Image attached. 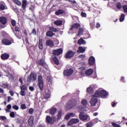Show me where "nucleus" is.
I'll return each mask as SVG.
<instances>
[{
	"label": "nucleus",
	"mask_w": 127,
	"mask_h": 127,
	"mask_svg": "<svg viewBox=\"0 0 127 127\" xmlns=\"http://www.w3.org/2000/svg\"><path fill=\"white\" fill-rule=\"evenodd\" d=\"M108 95L107 91L105 90H97L95 94L93 95V97H97V98H103V97H106Z\"/></svg>",
	"instance_id": "f257e3e1"
},
{
	"label": "nucleus",
	"mask_w": 127,
	"mask_h": 127,
	"mask_svg": "<svg viewBox=\"0 0 127 127\" xmlns=\"http://www.w3.org/2000/svg\"><path fill=\"white\" fill-rule=\"evenodd\" d=\"M37 79V76L36 73L34 72H31L30 74V76L27 78V82L28 83H31V81H36Z\"/></svg>",
	"instance_id": "f03ea898"
},
{
	"label": "nucleus",
	"mask_w": 127,
	"mask_h": 127,
	"mask_svg": "<svg viewBox=\"0 0 127 127\" xmlns=\"http://www.w3.org/2000/svg\"><path fill=\"white\" fill-rule=\"evenodd\" d=\"M76 54V53L72 50L67 51L64 55V57L65 59H69L72 58V57Z\"/></svg>",
	"instance_id": "7ed1b4c3"
},
{
	"label": "nucleus",
	"mask_w": 127,
	"mask_h": 127,
	"mask_svg": "<svg viewBox=\"0 0 127 127\" xmlns=\"http://www.w3.org/2000/svg\"><path fill=\"white\" fill-rule=\"evenodd\" d=\"M74 72L73 68H70L69 69H66L64 70L63 74L65 77H70L72 74Z\"/></svg>",
	"instance_id": "20e7f679"
},
{
	"label": "nucleus",
	"mask_w": 127,
	"mask_h": 127,
	"mask_svg": "<svg viewBox=\"0 0 127 127\" xmlns=\"http://www.w3.org/2000/svg\"><path fill=\"white\" fill-rule=\"evenodd\" d=\"M77 104V101L75 99L69 100L67 103L66 108H69V109H72L75 105Z\"/></svg>",
	"instance_id": "39448f33"
},
{
	"label": "nucleus",
	"mask_w": 127,
	"mask_h": 127,
	"mask_svg": "<svg viewBox=\"0 0 127 127\" xmlns=\"http://www.w3.org/2000/svg\"><path fill=\"white\" fill-rule=\"evenodd\" d=\"M38 83L39 85V89L41 91H43V80L42 79V76L40 75L38 77Z\"/></svg>",
	"instance_id": "423d86ee"
},
{
	"label": "nucleus",
	"mask_w": 127,
	"mask_h": 127,
	"mask_svg": "<svg viewBox=\"0 0 127 127\" xmlns=\"http://www.w3.org/2000/svg\"><path fill=\"white\" fill-rule=\"evenodd\" d=\"M56 121V118L55 117H51L49 116H47L46 118V122L47 124H54V122Z\"/></svg>",
	"instance_id": "0eeeda50"
},
{
	"label": "nucleus",
	"mask_w": 127,
	"mask_h": 127,
	"mask_svg": "<svg viewBox=\"0 0 127 127\" xmlns=\"http://www.w3.org/2000/svg\"><path fill=\"white\" fill-rule=\"evenodd\" d=\"M52 54L54 56H59V55H61L62 53H63V49L62 48H59L57 50H54L52 52Z\"/></svg>",
	"instance_id": "6e6552de"
},
{
	"label": "nucleus",
	"mask_w": 127,
	"mask_h": 127,
	"mask_svg": "<svg viewBox=\"0 0 127 127\" xmlns=\"http://www.w3.org/2000/svg\"><path fill=\"white\" fill-rule=\"evenodd\" d=\"M89 116L84 112H80V120L83 122L88 121V117Z\"/></svg>",
	"instance_id": "1a4fd4ad"
},
{
	"label": "nucleus",
	"mask_w": 127,
	"mask_h": 127,
	"mask_svg": "<svg viewBox=\"0 0 127 127\" xmlns=\"http://www.w3.org/2000/svg\"><path fill=\"white\" fill-rule=\"evenodd\" d=\"M98 103V97L96 96H93L90 101V105L91 107H94L96 106V104Z\"/></svg>",
	"instance_id": "9d476101"
},
{
	"label": "nucleus",
	"mask_w": 127,
	"mask_h": 127,
	"mask_svg": "<svg viewBox=\"0 0 127 127\" xmlns=\"http://www.w3.org/2000/svg\"><path fill=\"white\" fill-rule=\"evenodd\" d=\"M79 120L78 119H72L70 120L68 122V126H72V125H74V124H77V123H79Z\"/></svg>",
	"instance_id": "9b49d317"
},
{
	"label": "nucleus",
	"mask_w": 127,
	"mask_h": 127,
	"mask_svg": "<svg viewBox=\"0 0 127 127\" xmlns=\"http://www.w3.org/2000/svg\"><path fill=\"white\" fill-rule=\"evenodd\" d=\"M7 22V19L4 16L0 17V23L3 24V25H5Z\"/></svg>",
	"instance_id": "f8f14e48"
},
{
	"label": "nucleus",
	"mask_w": 127,
	"mask_h": 127,
	"mask_svg": "<svg viewBox=\"0 0 127 127\" xmlns=\"http://www.w3.org/2000/svg\"><path fill=\"white\" fill-rule=\"evenodd\" d=\"M36 63L38 64V65L43 66V67H44V66L46 65V63H45V61L43 59H41L40 60L37 62Z\"/></svg>",
	"instance_id": "ddd939ff"
},
{
	"label": "nucleus",
	"mask_w": 127,
	"mask_h": 127,
	"mask_svg": "<svg viewBox=\"0 0 127 127\" xmlns=\"http://www.w3.org/2000/svg\"><path fill=\"white\" fill-rule=\"evenodd\" d=\"M33 121H34V117L33 116H30L28 121L29 125L30 127H32V126L34 125V122H33Z\"/></svg>",
	"instance_id": "4468645a"
},
{
	"label": "nucleus",
	"mask_w": 127,
	"mask_h": 127,
	"mask_svg": "<svg viewBox=\"0 0 127 127\" xmlns=\"http://www.w3.org/2000/svg\"><path fill=\"white\" fill-rule=\"evenodd\" d=\"M46 45L50 47H53L54 46V42L51 40H48L46 42Z\"/></svg>",
	"instance_id": "2eb2a0df"
},
{
	"label": "nucleus",
	"mask_w": 127,
	"mask_h": 127,
	"mask_svg": "<svg viewBox=\"0 0 127 127\" xmlns=\"http://www.w3.org/2000/svg\"><path fill=\"white\" fill-rule=\"evenodd\" d=\"M95 58L93 56L90 57L88 60V63L90 66H92V65H94L95 64Z\"/></svg>",
	"instance_id": "dca6fc26"
},
{
	"label": "nucleus",
	"mask_w": 127,
	"mask_h": 127,
	"mask_svg": "<svg viewBox=\"0 0 127 127\" xmlns=\"http://www.w3.org/2000/svg\"><path fill=\"white\" fill-rule=\"evenodd\" d=\"M1 59L2 60H7L9 58V54L5 53L1 55Z\"/></svg>",
	"instance_id": "f3484780"
},
{
	"label": "nucleus",
	"mask_w": 127,
	"mask_h": 127,
	"mask_svg": "<svg viewBox=\"0 0 127 127\" xmlns=\"http://www.w3.org/2000/svg\"><path fill=\"white\" fill-rule=\"evenodd\" d=\"M13 31L15 36H18L19 35V31H20V29L18 26H15L14 31L13 30Z\"/></svg>",
	"instance_id": "a211bd4d"
},
{
	"label": "nucleus",
	"mask_w": 127,
	"mask_h": 127,
	"mask_svg": "<svg viewBox=\"0 0 127 127\" xmlns=\"http://www.w3.org/2000/svg\"><path fill=\"white\" fill-rule=\"evenodd\" d=\"M1 42L4 45H10V44H11V41L7 39L2 40Z\"/></svg>",
	"instance_id": "6ab92c4d"
},
{
	"label": "nucleus",
	"mask_w": 127,
	"mask_h": 127,
	"mask_svg": "<svg viewBox=\"0 0 127 127\" xmlns=\"http://www.w3.org/2000/svg\"><path fill=\"white\" fill-rule=\"evenodd\" d=\"M64 13H65V10L61 9H58V10L55 11L56 15L58 16L64 14Z\"/></svg>",
	"instance_id": "aec40b11"
},
{
	"label": "nucleus",
	"mask_w": 127,
	"mask_h": 127,
	"mask_svg": "<svg viewBox=\"0 0 127 127\" xmlns=\"http://www.w3.org/2000/svg\"><path fill=\"white\" fill-rule=\"evenodd\" d=\"M79 27L80 24L75 23L71 25V27L69 29L71 31H73V30H74V29H78V28H79Z\"/></svg>",
	"instance_id": "412c9836"
},
{
	"label": "nucleus",
	"mask_w": 127,
	"mask_h": 127,
	"mask_svg": "<svg viewBox=\"0 0 127 127\" xmlns=\"http://www.w3.org/2000/svg\"><path fill=\"white\" fill-rule=\"evenodd\" d=\"M86 76H91L94 73V70L92 68H89L85 71Z\"/></svg>",
	"instance_id": "4be33fe9"
},
{
	"label": "nucleus",
	"mask_w": 127,
	"mask_h": 127,
	"mask_svg": "<svg viewBox=\"0 0 127 127\" xmlns=\"http://www.w3.org/2000/svg\"><path fill=\"white\" fill-rule=\"evenodd\" d=\"M55 25L57 26H61L63 24V21L61 20H57L54 22Z\"/></svg>",
	"instance_id": "5701e85b"
},
{
	"label": "nucleus",
	"mask_w": 127,
	"mask_h": 127,
	"mask_svg": "<svg viewBox=\"0 0 127 127\" xmlns=\"http://www.w3.org/2000/svg\"><path fill=\"white\" fill-rule=\"evenodd\" d=\"M71 117H75V114L73 113H67L65 116V120L68 121Z\"/></svg>",
	"instance_id": "b1692460"
},
{
	"label": "nucleus",
	"mask_w": 127,
	"mask_h": 127,
	"mask_svg": "<svg viewBox=\"0 0 127 127\" xmlns=\"http://www.w3.org/2000/svg\"><path fill=\"white\" fill-rule=\"evenodd\" d=\"M39 48L41 50H42V49H43V40L41 38H40V39H39Z\"/></svg>",
	"instance_id": "393cba45"
},
{
	"label": "nucleus",
	"mask_w": 127,
	"mask_h": 127,
	"mask_svg": "<svg viewBox=\"0 0 127 127\" xmlns=\"http://www.w3.org/2000/svg\"><path fill=\"white\" fill-rule=\"evenodd\" d=\"M56 112H57V109H56V108L52 107L50 110V114L52 115V116H53L56 114Z\"/></svg>",
	"instance_id": "a878e982"
},
{
	"label": "nucleus",
	"mask_w": 127,
	"mask_h": 127,
	"mask_svg": "<svg viewBox=\"0 0 127 127\" xmlns=\"http://www.w3.org/2000/svg\"><path fill=\"white\" fill-rule=\"evenodd\" d=\"M55 35V33H53L50 30L47 32L46 33V37H53Z\"/></svg>",
	"instance_id": "bb28decb"
},
{
	"label": "nucleus",
	"mask_w": 127,
	"mask_h": 127,
	"mask_svg": "<svg viewBox=\"0 0 127 127\" xmlns=\"http://www.w3.org/2000/svg\"><path fill=\"white\" fill-rule=\"evenodd\" d=\"M52 60L54 62V63H55V64H56V65H59L60 63H59V60H58V59L57 58V57L56 56H55L53 58Z\"/></svg>",
	"instance_id": "cd10ccee"
},
{
	"label": "nucleus",
	"mask_w": 127,
	"mask_h": 127,
	"mask_svg": "<svg viewBox=\"0 0 127 127\" xmlns=\"http://www.w3.org/2000/svg\"><path fill=\"white\" fill-rule=\"evenodd\" d=\"M26 5H27V1L26 0H23L22 3V8L24 10L26 8Z\"/></svg>",
	"instance_id": "c85d7f7f"
},
{
	"label": "nucleus",
	"mask_w": 127,
	"mask_h": 127,
	"mask_svg": "<svg viewBox=\"0 0 127 127\" xmlns=\"http://www.w3.org/2000/svg\"><path fill=\"white\" fill-rule=\"evenodd\" d=\"M49 29L53 33L58 32L59 31V30H58V29H57V28H55L54 27H50Z\"/></svg>",
	"instance_id": "c756f323"
},
{
	"label": "nucleus",
	"mask_w": 127,
	"mask_h": 127,
	"mask_svg": "<svg viewBox=\"0 0 127 127\" xmlns=\"http://www.w3.org/2000/svg\"><path fill=\"white\" fill-rule=\"evenodd\" d=\"M51 97V95L49 93H46L44 95V99L47 100V99H50Z\"/></svg>",
	"instance_id": "7c9ffc66"
},
{
	"label": "nucleus",
	"mask_w": 127,
	"mask_h": 127,
	"mask_svg": "<svg viewBox=\"0 0 127 127\" xmlns=\"http://www.w3.org/2000/svg\"><path fill=\"white\" fill-rule=\"evenodd\" d=\"M86 41L84 40L83 38H80V45H86Z\"/></svg>",
	"instance_id": "2f4dec72"
},
{
	"label": "nucleus",
	"mask_w": 127,
	"mask_h": 127,
	"mask_svg": "<svg viewBox=\"0 0 127 127\" xmlns=\"http://www.w3.org/2000/svg\"><path fill=\"white\" fill-rule=\"evenodd\" d=\"M96 22L94 21H92L90 23V28H91L92 30L95 28V24Z\"/></svg>",
	"instance_id": "473e14b6"
},
{
	"label": "nucleus",
	"mask_w": 127,
	"mask_h": 127,
	"mask_svg": "<svg viewBox=\"0 0 127 127\" xmlns=\"http://www.w3.org/2000/svg\"><path fill=\"white\" fill-rule=\"evenodd\" d=\"M9 86V84L7 83H2V85H1V87L3 89H8Z\"/></svg>",
	"instance_id": "72a5a7b5"
},
{
	"label": "nucleus",
	"mask_w": 127,
	"mask_h": 127,
	"mask_svg": "<svg viewBox=\"0 0 127 127\" xmlns=\"http://www.w3.org/2000/svg\"><path fill=\"white\" fill-rule=\"evenodd\" d=\"M80 69L81 70L80 74L83 75V71H85V70H86V65L84 64L83 66L80 67Z\"/></svg>",
	"instance_id": "f704fd0d"
},
{
	"label": "nucleus",
	"mask_w": 127,
	"mask_h": 127,
	"mask_svg": "<svg viewBox=\"0 0 127 127\" xmlns=\"http://www.w3.org/2000/svg\"><path fill=\"white\" fill-rule=\"evenodd\" d=\"M87 91L89 94H93L94 93V89L92 87H88L87 88Z\"/></svg>",
	"instance_id": "c9c22d12"
},
{
	"label": "nucleus",
	"mask_w": 127,
	"mask_h": 127,
	"mask_svg": "<svg viewBox=\"0 0 127 127\" xmlns=\"http://www.w3.org/2000/svg\"><path fill=\"white\" fill-rule=\"evenodd\" d=\"M81 104L84 106V107H86L87 105L88 104V101L86 99H82L81 101Z\"/></svg>",
	"instance_id": "e433bc0d"
},
{
	"label": "nucleus",
	"mask_w": 127,
	"mask_h": 127,
	"mask_svg": "<svg viewBox=\"0 0 127 127\" xmlns=\"http://www.w3.org/2000/svg\"><path fill=\"white\" fill-rule=\"evenodd\" d=\"M62 117V110L59 111L58 113V120H60Z\"/></svg>",
	"instance_id": "4c0bfd02"
},
{
	"label": "nucleus",
	"mask_w": 127,
	"mask_h": 127,
	"mask_svg": "<svg viewBox=\"0 0 127 127\" xmlns=\"http://www.w3.org/2000/svg\"><path fill=\"white\" fill-rule=\"evenodd\" d=\"M116 6L118 9H121L122 8V4L120 2H117V3L116 4Z\"/></svg>",
	"instance_id": "58836bf2"
},
{
	"label": "nucleus",
	"mask_w": 127,
	"mask_h": 127,
	"mask_svg": "<svg viewBox=\"0 0 127 127\" xmlns=\"http://www.w3.org/2000/svg\"><path fill=\"white\" fill-rule=\"evenodd\" d=\"M86 51V48L82 46L80 47V53H84Z\"/></svg>",
	"instance_id": "ea45409f"
},
{
	"label": "nucleus",
	"mask_w": 127,
	"mask_h": 127,
	"mask_svg": "<svg viewBox=\"0 0 127 127\" xmlns=\"http://www.w3.org/2000/svg\"><path fill=\"white\" fill-rule=\"evenodd\" d=\"M86 30V29H85L84 27L80 28V35H82L84 32H85V31Z\"/></svg>",
	"instance_id": "a19ab883"
},
{
	"label": "nucleus",
	"mask_w": 127,
	"mask_h": 127,
	"mask_svg": "<svg viewBox=\"0 0 127 127\" xmlns=\"http://www.w3.org/2000/svg\"><path fill=\"white\" fill-rule=\"evenodd\" d=\"M5 9V6L3 4L0 3V10H4Z\"/></svg>",
	"instance_id": "79ce46f5"
},
{
	"label": "nucleus",
	"mask_w": 127,
	"mask_h": 127,
	"mask_svg": "<svg viewBox=\"0 0 127 127\" xmlns=\"http://www.w3.org/2000/svg\"><path fill=\"white\" fill-rule=\"evenodd\" d=\"M6 108H7V109H5V112H9V110H10V109H11V105L8 104Z\"/></svg>",
	"instance_id": "37998d69"
},
{
	"label": "nucleus",
	"mask_w": 127,
	"mask_h": 127,
	"mask_svg": "<svg viewBox=\"0 0 127 127\" xmlns=\"http://www.w3.org/2000/svg\"><path fill=\"white\" fill-rule=\"evenodd\" d=\"M125 20V14H122L120 18V22H123Z\"/></svg>",
	"instance_id": "c03bdc74"
},
{
	"label": "nucleus",
	"mask_w": 127,
	"mask_h": 127,
	"mask_svg": "<svg viewBox=\"0 0 127 127\" xmlns=\"http://www.w3.org/2000/svg\"><path fill=\"white\" fill-rule=\"evenodd\" d=\"M112 127H122L121 126V125H119V124H117V123H116L115 122H113L112 123Z\"/></svg>",
	"instance_id": "a18cd8bd"
},
{
	"label": "nucleus",
	"mask_w": 127,
	"mask_h": 127,
	"mask_svg": "<svg viewBox=\"0 0 127 127\" xmlns=\"http://www.w3.org/2000/svg\"><path fill=\"white\" fill-rule=\"evenodd\" d=\"M14 2L17 4V5H21V2L18 0H13Z\"/></svg>",
	"instance_id": "49530a36"
},
{
	"label": "nucleus",
	"mask_w": 127,
	"mask_h": 127,
	"mask_svg": "<svg viewBox=\"0 0 127 127\" xmlns=\"http://www.w3.org/2000/svg\"><path fill=\"white\" fill-rule=\"evenodd\" d=\"M21 90H23L24 91H26L27 90V86L25 85H23L20 87Z\"/></svg>",
	"instance_id": "de8ad7c7"
},
{
	"label": "nucleus",
	"mask_w": 127,
	"mask_h": 127,
	"mask_svg": "<svg viewBox=\"0 0 127 127\" xmlns=\"http://www.w3.org/2000/svg\"><path fill=\"white\" fill-rule=\"evenodd\" d=\"M93 127V122H88L86 124V127Z\"/></svg>",
	"instance_id": "09e8293b"
},
{
	"label": "nucleus",
	"mask_w": 127,
	"mask_h": 127,
	"mask_svg": "<svg viewBox=\"0 0 127 127\" xmlns=\"http://www.w3.org/2000/svg\"><path fill=\"white\" fill-rule=\"evenodd\" d=\"M74 48L75 49H77V53H80V46H78L77 44H76L74 45Z\"/></svg>",
	"instance_id": "8fccbe9b"
},
{
	"label": "nucleus",
	"mask_w": 127,
	"mask_h": 127,
	"mask_svg": "<svg viewBox=\"0 0 127 127\" xmlns=\"http://www.w3.org/2000/svg\"><path fill=\"white\" fill-rule=\"evenodd\" d=\"M123 8L124 9V12L127 13V5H124L123 6Z\"/></svg>",
	"instance_id": "3c124183"
},
{
	"label": "nucleus",
	"mask_w": 127,
	"mask_h": 127,
	"mask_svg": "<svg viewBox=\"0 0 127 127\" xmlns=\"http://www.w3.org/2000/svg\"><path fill=\"white\" fill-rule=\"evenodd\" d=\"M81 16L82 17H87V13L82 11L80 14Z\"/></svg>",
	"instance_id": "603ef678"
},
{
	"label": "nucleus",
	"mask_w": 127,
	"mask_h": 127,
	"mask_svg": "<svg viewBox=\"0 0 127 127\" xmlns=\"http://www.w3.org/2000/svg\"><path fill=\"white\" fill-rule=\"evenodd\" d=\"M11 24L12 25V26H15V25H16V21H15L14 20H11Z\"/></svg>",
	"instance_id": "864d4df0"
},
{
	"label": "nucleus",
	"mask_w": 127,
	"mask_h": 127,
	"mask_svg": "<svg viewBox=\"0 0 127 127\" xmlns=\"http://www.w3.org/2000/svg\"><path fill=\"white\" fill-rule=\"evenodd\" d=\"M85 58H86L85 55H80V59L81 60H85Z\"/></svg>",
	"instance_id": "5fc2aeb1"
},
{
	"label": "nucleus",
	"mask_w": 127,
	"mask_h": 127,
	"mask_svg": "<svg viewBox=\"0 0 127 127\" xmlns=\"http://www.w3.org/2000/svg\"><path fill=\"white\" fill-rule=\"evenodd\" d=\"M25 91L23 90H21V91L20 92V95H21V96H25Z\"/></svg>",
	"instance_id": "6e6d98bb"
},
{
	"label": "nucleus",
	"mask_w": 127,
	"mask_h": 127,
	"mask_svg": "<svg viewBox=\"0 0 127 127\" xmlns=\"http://www.w3.org/2000/svg\"><path fill=\"white\" fill-rule=\"evenodd\" d=\"M23 122L22 121V120L20 119H17V124H19V125H21Z\"/></svg>",
	"instance_id": "4d7b16f0"
},
{
	"label": "nucleus",
	"mask_w": 127,
	"mask_h": 127,
	"mask_svg": "<svg viewBox=\"0 0 127 127\" xmlns=\"http://www.w3.org/2000/svg\"><path fill=\"white\" fill-rule=\"evenodd\" d=\"M31 34H33V35H36L37 32H36V29L35 28H34L32 32H31Z\"/></svg>",
	"instance_id": "13d9d810"
},
{
	"label": "nucleus",
	"mask_w": 127,
	"mask_h": 127,
	"mask_svg": "<svg viewBox=\"0 0 127 127\" xmlns=\"http://www.w3.org/2000/svg\"><path fill=\"white\" fill-rule=\"evenodd\" d=\"M12 108L14 109V110H15L16 111H17L18 110V109H19V107H18V106L16 105H14L12 106Z\"/></svg>",
	"instance_id": "bf43d9fd"
},
{
	"label": "nucleus",
	"mask_w": 127,
	"mask_h": 127,
	"mask_svg": "<svg viewBox=\"0 0 127 127\" xmlns=\"http://www.w3.org/2000/svg\"><path fill=\"white\" fill-rule=\"evenodd\" d=\"M21 109H22V110H25V109H26V105L25 104H23L21 105Z\"/></svg>",
	"instance_id": "052dcab7"
},
{
	"label": "nucleus",
	"mask_w": 127,
	"mask_h": 127,
	"mask_svg": "<svg viewBox=\"0 0 127 127\" xmlns=\"http://www.w3.org/2000/svg\"><path fill=\"white\" fill-rule=\"evenodd\" d=\"M0 119L2 121H4V122H5V121H6V117H5V116H0Z\"/></svg>",
	"instance_id": "680f3d73"
},
{
	"label": "nucleus",
	"mask_w": 127,
	"mask_h": 127,
	"mask_svg": "<svg viewBox=\"0 0 127 127\" xmlns=\"http://www.w3.org/2000/svg\"><path fill=\"white\" fill-rule=\"evenodd\" d=\"M94 13V15H98L99 13H100L99 11L98 10H94V11H92Z\"/></svg>",
	"instance_id": "e2e57ef3"
},
{
	"label": "nucleus",
	"mask_w": 127,
	"mask_h": 127,
	"mask_svg": "<svg viewBox=\"0 0 127 127\" xmlns=\"http://www.w3.org/2000/svg\"><path fill=\"white\" fill-rule=\"evenodd\" d=\"M33 112H34L33 109L30 108L29 109V113L30 115H32V114H33Z\"/></svg>",
	"instance_id": "0e129e2a"
},
{
	"label": "nucleus",
	"mask_w": 127,
	"mask_h": 127,
	"mask_svg": "<svg viewBox=\"0 0 127 127\" xmlns=\"http://www.w3.org/2000/svg\"><path fill=\"white\" fill-rule=\"evenodd\" d=\"M10 118H14V112H12L9 114Z\"/></svg>",
	"instance_id": "69168bd1"
},
{
	"label": "nucleus",
	"mask_w": 127,
	"mask_h": 127,
	"mask_svg": "<svg viewBox=\"0 0 127 127\" xmlns=\"http://www.w3.org/2000/svg\"><path fill=\"white\" fill-rule=\"evenodd\" d=\"M25 41L27 45H29V42L28 41V38H26L25 39Z\"/></svg>",
	"instance_id": "338daca9"
},
{
	"label": "nucleus",
	"mask_w": 127,
	"mask_h": 127,
	"mask_svg": "<svg viewBox=\"0 0 127 127\" xmlns=\"http://www.w3.org/2000/svg\"><path fill=\"white\" fill-rule=\"evenodd\" d=\"M24 35L25 36H27V35H28V33H27V31H26V29L24 30V31H23Z\"/></svg>",
	"instance_id": "774afa93"
}]
</instances>
